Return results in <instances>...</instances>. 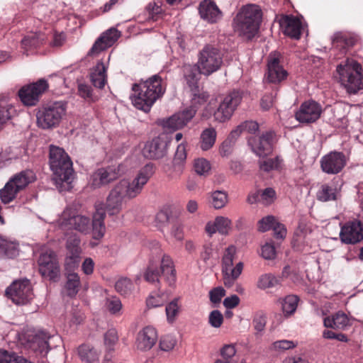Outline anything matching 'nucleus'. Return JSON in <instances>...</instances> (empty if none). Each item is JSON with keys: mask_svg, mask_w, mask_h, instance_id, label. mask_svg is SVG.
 <instances>
[{"mask_svg": "<svg viewBox=\"0 0 363 363\" xmlns=\"http://www.w3.org/2000/svg\"><path fill=\"white\" fill-rule=\"evenodd\" d=\"M106 214L101 206H96L92 222L89 216L79 213L76 208L67 206L56 221L57 225L62 230H77L82 234L92 233L94 239H101L106 232L104 220Z\"/></svg>", "mask_w": 363, "mask_h": 363, "instance_id": "obj_1", "label": "nucleus"}, {"mask_svg": "<svg viewBox=\"0 0 363 363\" xmlns=\"http://www.w3.org/2000/svg\"><path fill=\"white\" fill-rule=\"evenodd\" d=\"M133 91L135 92L131 97L133 106L148 112L155 102L164 94L165 86L161 77L155 74L138 84H134Z\"/></svg>", "mask_w": 363, "mask_h": 363, "instance_id": "obj_2", "label": "nucleus"}, {"mask_svg": "<svg viewBox=\"0 0 363 363\" xmlns=\"http://www.w3.org/2000/svg\"><path fill=\"white\" fill-rule=\"evenodd\" d=\"M49 164L56 184L62 185L65 183L69 186L74 178V172L72 162L64 149L50 145Z\"/></svg>", "mask_w": 363, "mask_h": 363, "instance_id": "obj_3", "label": "nucleus"}, {"mask_svg": "<svg viewBox=\"0 0 363 363\" xmlns=\"http://www.w3.org/2000/svg\"><path fill=\"white\" fill-rule=\"evenodd\" d=\"M262 14V10L257 5L249 4L243 6L234 18V30L240 35L252 38L259 29Z\"/></svg>", "mask_w": 363, "mask_h": 363, "instance_id": "obj_4", "label": "nucleus"}, {"mask_svg": "<svg viewBox=\"0 0 363 363\" xmlns=\"http://www.w3.org/2000/svg\"><path fill=\"white\" fill-rule=\"evenodd\" d=\"M362 67L354 59H347L337 67L341 84L347 92L354 94L363 86Z\"/></svg>", "mask_w": 363, "mask_h": 363, "instance_id": "obj_5", "label": "nucleus"}, {"mask_svg": "<svg viewBox=\"0 0 363 363\" xmlns=\"http://www.w3.org/2000/svg\"><path fill=\"white\" fill-rule=\"evenodd\" d=\"M35 179L34 172L29 169L14 174L6 182L4 187L0 190L1 201L4 203H9Z\"/></svg>", "mask_w": 363, "mask_h": 363, "instance_id": "obj_6", "label": "nucleus"}, {"mask_svg": "<svg viewBox=\"0 0 363 363\" xmlns=\"http://www.w3.org/2000/svg\"><path fill=\"white\" fill-rule=\"evenodd\" d=\"M67 106L62 101L46 104L36 113L37 125L47 130L57 127L66 114Z\"/></svg>", "mask_w": 363, "mask_h": 363, "instance_id": "obj_7", "label": "nucleus"}, {"mask_svg": "<svg viewBox=\"0 0 363 363\" xmlns=\"http://www.w3.org/2000/svg\"><path fill=\"white\" fill-rule=\"evenodd\" d=\"M153 173V164H147L139 171L132 182L122 179L116 186L126 198L133 199L141 193L144 186Z\"/></svg>", "mask_w": 363, "mask_h": 363, "instance_id": "obj_8", "label": "nucleus"}, {"mask_svg": "<svg viewBox=\"0 0 363 363\" xmlns=\"http://www.w3.org/2000/svg\"><path fill=\"white\" fill-rule=\"evenodd\" d=\"M236 259L237 248L234 245H230L225 250L222 258L223 283L227 287H231L234 284L243 270V263L240 261L233 267L234 261Z\"/></svg>", "mask_w": 363, "mask_h": 363, "instance_id": "obj_9", "label": "nucleus"}, {"mask_svg": "<svg viewBox=\"0 0 363 363\" xmlns=\"http://www.w3.org/2000/svg\"><path fill=\"white\" fill-rule=\"evenodd\" d=\"M223 64V54L216 46L206 45L199 52L197 62L200 73L208 76L219 69Z\"/></svg>", "mask_w": 363, "mask_h": 363, "instance_id": "obj_10", "label": "nucleus"}, {"mask_svg": "<svg viewBox=\"0 0 363 363\" xmlns=\"http://www.w3.org/2000/svg\"><path fill=\"white\" fill-rule=\"evenodd\" d=\"M6 294L16 305H26L33 298V288L28 279L14 281L6 289Z\"/></svg>", "mask_w": 363, "mask_h": 363, "instance_id": "obj_11", "label": "nucleus"}, {"mask_svg": "<svg viewBox=\"0 0 363 363\" xmlns=\"http://www.w3.org/2000/svg\"><path fill=\"white\" fill-rule=\"evenodd\" d=\"M38 265L40 274L49 279L54 280L60 274V264L55 252L52 250H45L40 252L38 259Z\"/></svg>", "mask_w": 363, "mask_h": 363, "instance_id": "obj_12", "label": "nucleus"}, {"mask_svg": "<svg viewBox=\"0 0 363 363\" xmlns=\"http://www.w3.org/2000/svg\"><path fill=\"white\" fill-rule=\"evenodd\" d=\"M276 142L277 136L274 131H267L259 138L253 136L248 139V144L252 152L259 157L269 155Z\"/></svg>", "mask_w": 363, "mask_h": 363, "instance_id": "obj_13", "label": "nucleus"}, {"mask_svg": "<svg viewBox=\"0 0 363 363\" xmlns=\"http://www.w3.org/2000/svg\"><path fill=\"white\" fill-rule=\"evenodd\" d=\"M242 96L238 91H233L227 95L214 112L215 120L225 122L230 118L233 112L240 104Z\"/></svg>", "mask_w": 363, "mask_h": 363, "instance_id": "obj_14", "label": "nucleus"}, {"mask_svg": "<svg viewBox=\"0 0 363 363\" xmlns=\"http://www.w3.org/2000/svg\"><path fill=\"white\" fill-rule=\"evenodd\" d=\"M48 88L46 80L40 79L27 86L23 87L18 93L21 101L26 106H35L39 101L40 95Z\"/></svg>", "mask_w": 363, "mask_h": 363, "instance_id": "obj_15", "label": "nucleus"}, {"mask_svg": "<svg viewBox=\"0 0 363 363\" xmlns=\"http://www.w3.org/2000/svg\"><path fill=\"white\" fill-rule=\"evenodd\" d=\"M123 172L122 164L99 169L91 175L90 184L94 188L101 187L116 179Z\"/></svg>", "mask_w": 363, "mask_h": 363, "instance_id": "obj_16", "label": "nucleus"}, {"mask_svg": "<svg viewBox=\"0 0 363 363\" xmlns=\"http://www.w3.org/2000/svg\"><path fill=\"white\" fill-rule=\"evenodd\" d=\"M169 142L162 136L153 138L147 141L143 150L144 157L149 160H160L167 154Z\"/></svg>", "mask_w": 363, "mask_h": 363, "instance_id": "obj_17", "label": "nucleus"}, {"mask_svg": "<svg viewBox=\"0 0 363 363\" xmlns=\"http://www.w3.org/2000/svg\"><path fill=\"white\" fill-rule=\"evenodd\" d=\"M322 108L315 101L303 102L295 113L296 119L301 123H311L316 121L320 116Z\"/></svg>", "mask_w": 363, "mask_h": 363, "instance_id": "obj_18", "label": "nucleus"}, {"mask_svg": "<svg viewBox=\"0 0 363 363\" xmlns=\"http://www.w3.org/2000/svg\"><path fill=\"white\" fill-rule=\"evenodd\" d=\"M320 167L323 172L336 174L342 171L346 164L345 155L340 152H331L320 160Z\"/></svg>", "mask_w": 363, "mask_h": 363, "instance_id": "obj_19", "label": "nucleus"}, {"mask_svg": "<svg viewBox=\"0 0 363 363\" xmlns=\"http://www.w3.org/2000/svg\"><path fill=\"white\" fill-rule=\"evenodd\" d=\"M120 36L121 32L115 28H111L106 30L95 41L88 55L91 56L99 55L101 52L111 47Z\"/></svg>", "mask_w": 363, "mask_h": 363, "instance_id": "obj_20", "label": "nucleus"}, {"mask_svg": "<svg viewBox=\"0 0 363 363\" xmlns=\"http://www.w3.org/2000/svg\"><path fill=\"white\" fill-rule=\"evenodd\" d=\"M340 237L347 244L356 243L363 239V223L354 220L349 222L342 227Z\"/></svg>", "mask_w": 363, "mask_h": 363, "instance_id": "obj_21", "label": "nucleus"}, {"mask_svg": "<svg viewBox=\"0 0 363 363\" xmlns=\"http://www.w3.org/2000/svg\"><path fill=\"white\" fill-rule=\"evenodd\" d=\"M195 113L196 109L194 107H189L163 121L162 125L165 129L171 131L181 129L191 121Z\"/></svg>", "mask_w": 363, "mask_h": 363, "instance_id": "obj_22", "label": "nucleus"}, {"mask_svg": "<svg viewBox=\"0 0 363 363\" xmlns=\"http://www.w3.org/2000/svg\"><path fill=\"white\" fill-rule=\"evenodd\" d=\"M80 239L75 233H72L67 238L66 248L69 255L65 259V268L74 269L78 266L81 248L79 246Z\"/></svg>", "mask_w": 363, "mask_h": 363, "instance_id": "obj_23", "label": "nucleus"}, {"mask_svg": "<svg viewBox=\"0 0 363 363\" xmlns=\"http://www.w3.org/2000/svg\"><path fill=\"white\" fill-rule=\"evenodd\" d=\"M50 336L43 331L36 332L30 335L28 340V347L36 354L45 357L49 353L48 339Z\"/></svg>", "mask_w": 363, "mask_h": 363, "instance_id": "obj_24", "label": "nucleus"}, {"mask_svg": "<svg viewBox=\"0 0 363 363\" xmlns=\"http://www.w3.org/2000/svg\"><path fill=\"white\" fill-rule=\"evenodd\" d=\"M125 198L115 185L107 197L105 208L102 203L96 206H101L110 216L118 215L122 210L123 202Z\"/></svg>", "mask_w": 363, "mask_h": 363, "instance_id": "obj_25", "label": "nucleus"}, {"mask_svg": "<svg viewBox=\"0 0 363 363\" xmlns=\"http://www.w3.org/2000/svg\"><path fill=\"white\" fill-rule=\"evenodd\" d=\"M341 186L342 184L335 179L322 184L316 194L318 200L327 202L338 199L340 196Z\"/></svg>", "mask_w": 363, "mask_h": 363, "instance_id": "obj_26", "label": "nucleus"}, {"mask_svg": "<svg viewBox=\"0 0 363 363\" xmlns=\"http://www.w3.org/2000/svg\"><path fill=\"white\" fill-rule=\"evenodd\" d=\"M287 72L279 64V54L272 53L268 59L267 78L270 82L279 83L286 79Z\"/></svg>", "mask_w": 363, "mask_h": 363, "instance_id": "obj_27", "label": "nucleus"}, {"mask_svg": "<svg viewBox=\"0 0 363 363\" xmlns=\"http://www.w3.org/2000/svg\"><path fill=\"white\" fill-rule=\"evenodd\" d=\"M158 338L157 330L152 326H147L140 330L137 336L136 345L138 350L147 351L157 342Z\"/></svg>", "mask_w": 363, "mask_h": 363, "instance_id": "obj_28", "label": "nucleus"}, {"mask_svg": "<svg viewBox=\"0 0 363 363\" xmlns=\"http://www.w3.org/2000/svg\"><path fill=\"white\" fill-rule=\"evenodd\" d=\"M199 11L201 18L211 23H216L222 17V12L211 0L202 1L199 4Z\"/></svg>", "mask_w": 363, "mask_h": 363, "instance_id": "obj_29", "label": "nucleus"}, {"mask_svg": "<svg viewBox=\"0 0 363 363\" xmlns=\"http://www.w3.org/2000/svg\"><path fill=\"white\" fill-rule=\"evenodd\" d=\"M280 26L286 35L294 39L300 38L301 24L296 18L289 16H284L280 20Z\"/></svg>", "mask_w": 363, "mask_h": 363, "instance_id": "obj_30", "label": "nucleus"}, {"mask_svg": "<svg viewBox=\"0 0 363 363\" xmlns=\"http://www.w3.org/2000/svg\"><path fill=\"white\" fill-rule=\"evenodd\" d=\"M350 319L343 311H337L330 316L323 319V325L325 328H330L337 330H345L350 325Z\"/></svg>", "mask_w": 363, "mask_h": 363, "instance_id": "obj_31", "label": "nucleus"}, {"mask_svg": "<svg viewBox=\"0 0 363 363\" xmlns=\"http://www.w3.org/2000/svg\"><path fill=\"white\" fill-rule=\"evenodd\" d=\"M160 271L169 286H172L175 283L176 271L173 261L169 255H163Z\"/></svg>", "mask_w": 363, "mask_h": 363, "instance_id": "obj_32", "label": "nucleus"}, {"mask_svg": "<svg viewBox=\"0 0 363 363\" xmlns=\"http://www.w3.org/2000/svg\"><path fill=\"white\" fill-rule=\"evenodd\" d=\"M91 81L94 86L102 89L106 83V67L103 62H99L90 74Z\"/></svg>", "mask_w": 363, "mask_h": 363, "instance_id": "obj_33", "label": "nucleus"}, {"mask_svg": "<svg viewBox=\"0 0 363 363\" xmlns=\"http://www.w3.org/2000/svg\"><path fill=\"white\" fill-rule=\"evenodd\" d=\"M78 354L82 361L86 363H98L99 352L93 347L82 345L78 347Z\"/></svg>", "mask_w": 363, "mask_h": 363, "instance_id": "obj_34", "label": "nucleus"}, {"mask_svg": "<svg viewBox=\"0 0 363 363\" xmlns=\"http://www.w3.org/2000/svg\"><path fill=\"white\" fill-rule=\"evenodd\" d=\"M217 133L215 128L210 127L203 130L200 136V147L206 151L213 147L216 143Z\"/></svg>", "mask_w": 363, "mask_h": 363, "instance_id": "obj_35", "label": "nucleus"}, {"mask_svg": "<svg viewBox=\"0 0 363 363\" xmlns=\"http://www.w3.org/2000/svg\"><path fill=\"white\" fill-rule=\"evenodd\" d=\"M69 268L67 271L70 270ZM81 286L80 278L78 274L75 272H69L67 273V282L65 284V289L67 290V294L70 296H75L79 289Z\"/></svg>", "mask_w": 363, "mask_h": 363, "instance_id": "obj_36", "label": "nucleus"}, {"mask_svg": "<svg viewBox=\"0 0 363 363\" xmlns=\"http://www.w3.org/2000/svg\"><path fill=\"white\" fill-rule=\"evenodd\" d=\"M185 79L191 89L196 86L201 74L199 67L194 65H186L184 69Z\"/></svg>", "mask_w": 363, "mask_h": 363, "instance_id": "obj_37", "label": "nucleus"}, {"mask_svg": "<svg viewBox=\"0 0 363 363\" xmlns=\"http://www.w3.org/2000/svg\"><path fill=\"white\" fill-rule=\"evenodd\" d=\"M324 114L330 123H335L337 121H340L344 117L343 106L342 104L328 106L325 109Z\"/></svg>", "mask_w": 363, "mask_h": 363, "instance_id": "obj_38", "label": "nucleus"}, {"mask_svg": "<svg viewBox=\"0 0 363 363\" xmlns=\"http://www.w3.org/2000/svg\"><path fill=\"white\" fill-rule=\"evenodd\" d=\"M280 283L279 279L272 274H262L257 280V286L262 290L277 286Z\"/></svg>", "mask_w": 363, "mask_h": 363, "instance_id": "obj_39", "label": "nucleus"}, {"mask_svg": "<svg viewBox=\"0 0 363 363\" xmlns=\"http://www.w3.org/2000/svg\"><path fill=\"white\" fill-rule=\"evenodd\" d=\"M18 254V245L16 242L0 239V256L13 258Z\"/></svg>", "mask_w": 363, "mask_h": 363, "instance_id": "obj_40", "label": "nucleus"}, {"mask_svg": "<svg viewBox=\"0 0 363 363\" xmlns=\"http://www.w3.org/2000/svg\"><path fill=\"white\" fill-rule=\"evenodd\" d=\"M168 300V295L162 291L152 292L146 300L148 308L162 306Z\"/></svg>", "mask_w": 363, "mask_h": 363, "instance_id": "obj_41", "label": "nucleus"}, {"mask_svg": "<svg viewBox=\"0 0 363 363\" xmlns=\"http://www.w3.org/2000/svg\"><path fill=\"white\" fill-rule=\"evenodd\" d=\"M15 109L6 100H0V130L3 125L13 116Z\"/></svg>", "mask_w": 363, "mask_h": 363, "instance_id": "obj_42", "label": "nucleus"}, {"mask_svg": "<svg viewBox=\"0 0 363 363\" xmlns=\"http://www.w3.org/2000/svg\"><path fill=\"white\" fill-rule=\"evenodd\" d=\"M179 301V298H174L166 306L165 312L167 315V320L169 323H173L179 315L181 307Z\"/></svg>", "mask_w": 363, "mask_h": 363, "instance_id": "obj_43", "label": "nucleus"}, {"mask_svg": "<svg viewBox=\"0 0 363 363\" xmlns=\"http://www.w3.org/2000/svg\"><path fill=\"white\" fill-rule=\"evenodd\" d=\"M298 302V298L295 295H289L286 296L281 302L283 313L286 315L294 313L296 310Z\"/></svg>", "mask_w": 363, "mask_h": 363, "instance_id": "obj_44", "label": "nucleus"}, {"mask_svg": "<svg viewBox=\"0 0 363 363\" xmlns=\"http://www.w3.org/2000/svg\"><path fill=\"white\" fill-rule=\"evenodd\" d=\"M115 288L121 295L128 296L134 290V285L130 279L122 277L116 282Z\"/></svg>", "mask_w": 363, "mask_h": 363, "instance_id": "obj_45", "label": "nucleus"}, {"mask_svg": "<svg viewBox=\"0 0 363 363\" xmlns=\"http://www.w3.org/2000/svg\"><path fill=\"white\" fill-rule=\"evenodd\" d=\"M211 203L213 208L220 209L228 202V194L224 191H215L211 194Z\"/></svg>", "mask_w": 363, "mask_h": 363, "instance_id": "obj_46", "label": "nucleus"}, {"mask_svg": "<svg viewBox=\"0 0 363 363\" xmlns=\"http://www.w3.org/2000/svg\"><path fill=\"white\" fill-rule=\"evenodd\" d=\"M44 40V35L41 33H31L26 36L22 40V46L27 49L37 48Z\"/></svg>", "mask_w": 363, "mask_h": 363, "instance_id": "obj_47", "label": "nucleus"}, {"mask_svg": "<svg viewBox=\"0 0 363 363\" xmlns=\"http://www.w3.org/2000/svg\"><path fill=\"white\" fill-rule=\"evenodd\" d=\"M211 164L204 158H198L194 160V171L201 176H207L211 171Z\"/></svg>", "mask_w": 363, "mask_h": 363, "instance_id": "obj_48", "label": "nucleus"}, {"mask_svg": "<svg viewBox=\"0 0 363 363\" xmlns=\"http://www.w3.org/2000/svg\"><path fill=\"white\" fill-rule=\"evenodd\" d=\"M160 273L156 266L150 264L145 272L144 278L146 281L151 284L160 283L159 277Z\"/></svg>", "mask_w": 363, "mask_h": 363, "instance_id": "obj_49", "label": "nucleus"}, {"mask_svg": "<svg viewBox=\"0 0 363 363\" xmlns=\"http://www.w3.org/2000/svg\"><path fill=\"white\" fill-rule=\"evenodd\" d=\"M296 346V343L294 341L281 340L274 342L270 346V350L276 352H284L294 348Z\"/></svg>", "mask_w": 363, "mask_h": 363, "instance_id": "obj_50", "label": "nucleus"}, {"mask_svg": "<svg viewBox=\"0 0 363 363\" xmlns=\"http://www.w3.org/2000/svg\"><path fill=\"white\" fill-rule=\"evenodd\" d=\"M118 337L117 331L115 329H110L104 335V344L106 350L108 351L113 350V346L118 342Z\"/></svg>", "mask_w": 363, "mask_h": 363, "instance_id": "obj_51", "label": "nucleus"}, {"mask_svg": "<svg viewBox=\"0 0 363 363\" xmlns=\"http://www.w3.org/2000/svg\"><path fill=\"white\" fill-rule=\"evenodd\" d=\"M217 230L221 234H227L230 229L232 222L227 218L218 216L215 219Z\"/></svg>", "mask_w": 363, "mask_h": 363, "instance_id": "obj_52", "label": "nucleus"}, {"mask_svg": "<svg viewBox=\"0 0 363 363\" xmlns=\"http://www.w3.org/2000/svg\"><path fill=\"white\" fill-rule=\"evenodd\" d=\"M281 160L278 157L275 158H269L259 162V167L264 172H269L279 168Z\"/></svg>", "mask_w": 363, "mask_h": 363, "instance_id": "obj_53", "label": "nucleus"}, {"mask_svg": "<svg viewBox=\"0 0 363 363\" xmlns=\"http://www.w3.org/2000/svg\"><path fill=\"white\" fill-rule=\"evenodd\" d=\"M106 306L108 311L112 314H116L122 309L121 300L115 296L108 298L106 301Z\"/></svg>", "mask_w": 363, "mask_h": 363, "instance_id": "obj_54", "label": "nucleus"}, {"mask_svg": "<svg viewBox=\"0 0 363 363\" xmlns=\"http://www.w3.org/2000/svg\"><path fill=\"white\" fill-rule=\"evenodd\" d=\"M177 344V339L174 335H167L163 336L160 341V347L163 351L172 350Z\"/></svg>", "mask_w": 363, "mask_h": 363, "instance_id": "obj_55", "label": "nucleus"}, {"mask_svg": "<svg viewBox=\"0 0 363 363\" xmlns=\"http://www.w3.org/2000/svg\"><path fill=\"white\" fill-rule=\"evenodd\" d=\"M235 346L233 344L225 345L220 350L222 359L234 361L233 358L236 354Z\"/></svg>", "mask_w": 363, "mask_h": 363, "instance_id": "obj_56", "label": "nucleus"}, {"mask_svg": "<svg viewBox=\"0 0 363 363\" xmlns=\"http://www.w3.org/2000/svg\"><path fill=\"white\" fill-rule=\"evenodd\" d=\"M223 321V314L218 310L211 311L208 317L209 324L216 328H220Z\"/></svg>", "mask_w": 363, "mask_h": 363, "instance_id": "obj_57", "label": "nucleus"}, {"mask_svg": "<svg viewBox=\"0 0 363 363\" xmlns=\"http://www.w3.org/2000/svg\"><path fill=\"white\" fill-rule=\"evenodd\" d=\"M186 158V147L183 143H181L177 146L173 163L174 165L182 164Z\"/></svg>", "mask_w": 363, "mask_h": 363, "instance_id": "obj_58", "label": "nucleus"}, {"mask_svg": "<svg viewBox=\"0 0 363 363\" xmlns=\"http://www.w3.org/2000/svg\"><path fill=\"white\" fill-rule=\"evenodd\" d=\"M275 218L272 216H267L258 222V230L261 232H266L272 228L275 223Z\"/></svg>", "mask_w": 363, "mask_h": 363, "instance_id": "obj_59", "label": "nucleus"}, {"mask_svg": "<svg viewBox=\"0 0 363 363\" xmlns=\"http://www.w3.org/2000/svg\"><path fill=\"white\" fill-rule=\"evenodd\" d=\"M252 323L257 332L263 331L266 325V316L264 313L262 312L257 313L253 318Z\"/></svg>", "mask_w": 363, "mask_h": 363, "instance_id": "obj_60", "label": "nucleus"}, {"mask_svg": "<svg viewBox=\"0 0 363 363\" xmlns=\"http://www.w3.org/2000/svg\"><path fill=\"white\" fill-rule=\"evenodd\" d=\"M262 256L265 259H273L276 257V250L272 242H267L262 247Z\"/></svg>", "mask_w": 363, "mask_h": 363, "instance_id": "obj_61", "label": "nucleus"}, {"mask_svg": "<svg viewBox=\"0 0 363 363\" xmlns=\"http://www.w3.org/2000/svg\"><path fill=\"white\" fill-rule=\"evenodd\" d=\"M274 190L272 188H267L260 194V202L264 205H269L274 201Z\"/></svg>", "mask_w": 363, "mask_h": 363, "instance_id": "obj_62", "label": "nucleus"}, {"mask_svg": "<svg viewBox=\"0 0 363 363\" xmlns=\"http://www.w3.org/2000/svg\"><path fill=\"white\" fill-rule=\"evenodd\" d=\"M225 295V289L218 286L214 288L209 292L210 300L214 303H218L220 302L221 298Z\"/></svg>", "mask_w": 363, "mask_h": 363, "instance_id": "obj_63", "label": "nucleus"}, {"mask_svg": "<svg viewBox=\"0 0 363 363\" xmlns=\"http://www.w3.org/2000/svg\"><path fill=\"white\" fill-rule=\"evenodd\" d=\"M84 319V315L79 309H73L69 318L70 326L79 325L83 322Z\"/></svg>", "mask_w": 363, "mask_h": 363, "instance_id": "obj_64", "label": "nucleus"}]
</instances>
